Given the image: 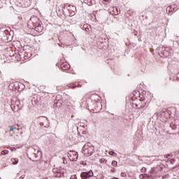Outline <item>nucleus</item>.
<instances>
[{"instance_id":"obj_1","label":"nucleus","mask_w":179,"mask_h":179,"mask_svg":"<svg viewBox=\"0 0 179 179\" xmlns=\"http://www.w3.org/2000/svg\"><path fill=\"white\" fill-rule=\"evenodd\" d=\"M83 153L87 157L92 156L94 153V146L92 143H87L83 147Z\"/></svg>"},{"instance_id":"obj_2","label":"nucleus","mask_w":179,"mask_h":179,"mask_svg":"<svg viewBox=\"0 0 179 179\" xmlns=\"http://www.w3.org/2000/svg\"><path fill=\"white\" fill-rule=\"evenodd\" d=\"M160 115L163 117L164 121H167V118H170V115H171V112L166 108H163L161 111Z\"/></svg>"},{"instance_id":"obj_3","label":"nucleus","mask_w":179,"mask_h":179,"mask_svg":"<svg viewBox=\"0 0 179 179\" xmlns=\"http://www.w3.org/2000/svg\"><path fill=\"white\" fill-rule=\"evenodd\" d=\"M94 173L93 171L90 170L87 172H82L80 174L81 179H87L90 178V177H93Z\"/></svg>"},{"instance_id":"obj_4","label":"nucleus","mask_w":179,"mask_h":179,"mask_svg":"<svg viewBox=\"0 0 179 179\" xmlns=\"http://www.w3.org/2000/svg\"><path fill=\"white\" fill-rule=\"evenodd\" d=\"M109 13L113 15V16H117V15H120V13H121V11L118 10L117 7H110L109 8Z\"/></svg>"},{"instance_id":"obj_5","label":"nucleus","mask_w":179,"mask_h":179,"mask_svg":"<svg viewBox=\"0 0 179 179\" xmlns=\"http://www.w3.org/2000/svg\"><path fill=\"white\" fill-rule=\"evenodd\" d=\"M79 155L77 152H73L71 154H69V159L71 162H77Z\"/></svg>"},{"instance_id":"obj_6","label":"nucleus","mask_w":179,"mask_h":179,"mask_svg":"<svg viewBox=\"0 0 179 179\" xmlns=\"http://www.w3.org/2000/svg\"><path fill=\"white\" fill-rule=\"evenodd\" d=\"M138 103H133L136 108H142V107H145L146 106V103L142 101L141 99L137 100Z\"/></svg>"},{"instance_id":"obj_7","label":"nucleus","mask_w":179,"mask_h":179,"mask_svg":"<svg viewBox=\"0 0 179 179\" xmlns=\"http://www.w3.org/2000/svg\"><path fill=\"white\" fill-rule=\"evenodd\" d=\"M66 6H69V8H68L69 11L72 10V12H73V14H70V16H73V15H75V10H76V7H75L73 6H71L69 3H66V4H64V6L63 7L64 9H65V8H66Z\"/></svg>"},{"instance_id":"obj_8","label":"nucleus","mask_w":179,"mask_h":179,"mask_svg":"<svg viewBox=\"0 0 179 179\" xmlns=\"http://www.w3.org/2000/svg\"><path fill=\"white\" fill-rule=\"evenodd\" d=\"M166 9L168 13H173V12H176V10H177V9H176V5L169 6Z\"/></svg>"},{"instance_id":"obj_9","label":"nucleus","mask_w":179,"mask_h":179,"mask_svg":"<svg viewBox=\"0 0 179 179\" xmlns=\"http://www.w3.org/2000/svg\"><path fill=\"white\" fill-rule=\"evenodd\" d=\"M65 169H60L57 173L55 174V177H56V178H59V177H64V174H65Z\"/></svg>"},{"instance_id":"obj_10","label":"nucleus","mask_w":179,"mask_h":179,"mask_svg":"<svg viewBox=\"0 0 179 179\" xmlns=\"http://www.w3.org/2000/svg\"><path fill=\"white\" fill-rule=\"evenodd\" d=\"M61 68L63 71H68L71 68V65L66 62H64L61 64Z\"/></svg>"},{"instance_id":"obj_11","label":"nucleus","mask_w":179,"mask_h":179,"mask_svg":"<svg viewBox=\"0 0 179 179\" xmlns=\"http://www.w3.org/2000/svg\"><path fill=\"white\" fill-rule=\"evenodd\" d=\"M84 3L88 5V6H92L96 3L95 0H84Z\"/></svg>"},{"instance_id":"obj_12","label":"nucleus","mask_w":179,"mask_h":179,"mask_svg":"<svg viewBox=\"0 0 179 179\" xmlns=\"http://www.w3.org/2000/svg\"><path fill=\"white\" fill-rule=\"evenodd\" d=\"M155 174H156V169L155 168H152L150 175L147 176V177L148 178H155Z\"/></svg>"},{"instance_id":"obj_13","label":"nucleus","mask_w":179,"mask_h":179,"mask_svg":"<svg viewBox=\"0 0 179 179\" xmlns=\"http://www.w3.org/2000/svg\"><path fill=\"white\" fill-rule=\"evenodd\" d=\"M159 134L162 136H164V135H166V129H164V127L162 126L161 127H159Z\"/></svg>"},{"instance_id":"obj_14","label":"nucleus","mask_w":179,"mask_h":179,"mask_svg":"<svg viewBox=\"0 0 179 179\" xmlns=\"http://www.w3.org/2000/svg\"><path fill=\"white\" fill-rule=\"evenodd\" d=\"M36 31H38V33H41L43 31V27H41V24H37V25L35 27Z\"/></svg>"},{"instance_id":"obj_15","label":"nucleus","mask_w":179,"mask_h":179,"mask_svg":"<svg viewBox=\"0 0 179 179\" xmlns=\"http://www.w3.org/2000/svg\"><path fill=\"white\" fill-rule=\"evenodd\" d=\"M135 99H136V100H138V97H141V93L139 92V91H135L134 93H133Z\"/></svg>"},{"instance_id":"obj_16","label":"nucleus","mask_w":179,"mask_h":179,"mask_svg":"<svg viewBox=\"0 0 179 179\" xmlns=\"http://www.w3.org/2000/svg\"><path fill=\"white\" fill-rule=\"evenodd\" d=\"M34 155L35 156V157H38V156H41V151H40V150H37V151H35L34 152Z\"/></svg>"},{"instance_id":"obj_17","label":"nucleus","mask_w":179,"mask_h":179,"mask_svg":"<svg viewBox=\"0 0 179 179\" xmlns=\"http://www.w3.org/2000/svg\"><path fill=\"white\" fill-rule=\"evenodd\" d=\"M10 162L12 164H17V163H19V159L17 158H12Z\"/></svg>"},{"instance_id":"obj_18","label":"nucleus","mask_w":179,"mask_h":179,"mask_svg":"<svg viewBox=\"0 0 179 179\" xmlns=\"http://www.w3.org/2000/svg\"><path fill=\"white\" fill-rule=\"evenodd\" d=\"M148 176H149V175L141 174L139 176V178H141V179H148V178H149L148 177Z\"/></svg>"},{"instance_id":"obj_19","label":"nucleus","mask_w":179,"mask_h":179,"mask_svg":"<svg viewBox=\"0 0 179 179\" xmlns=\"http://www.w3.org/2000/svg\"><path fill=\"white\" fill-rule=\"evenodd\" d=\"M99 162L101 163L102 164H106V163H107V159H106L105 158H101L99 160Z\"/></svg>"},{"instance_id":"obj_20","label":"nucleus","mask_w":179,"mask_h":179,"mask_svg":"<svg viewBox=\"0 0 179 179\" xmlns=\"http://www.w3.org/2000/svg\"><path fill=\"white\" fill-rule=\"evenodd\" d=\"M90 29L89 27H87V25H83V30H85V31H90Z\"/></svg>"},{"instance_id":"obj_21","label":"nucleus","mask_w":179,"mask_h":179,"mask_svg":"<svg viewBox=\"0 0 179 179\" xmlns=\"http://www.w3.org/2000/svg\"><path fill=\"white\" fill-rule=\"evenodd\" d=\"M111 164H112V166H113V167H117L118 162H117V161H113Z\"/></svg>"},{"instance_id":"obj_22","label":"nucleus","mask_w":179,"mask_h":179,"mask_svg":"<svg viewBox=\"0 0 179 179\" xmlns=\"http://www.w3.org/2000/svg\"><path fill=\"white\" fill-rule=\"evenodd\" d=\"M1 155H8V153H9V151L8 150H4L3 151H1Z\"/></svg>"},{"instance_id":"obj_23","label":"nucleus","mask_w":179,"mask_h":179,"mask_svg":"<svg viewBox=\"0 0 179 179\" xmlns=\"http://www.w3.org/2000/svg\"><path fill=\"white\" fill-rule=\"evenodd\" d=\"M60 170H61V169H58L54 168V169H52V171H53V173H55V174H56V173H57L58 171H59Z\"/></svg>"},{"instance_id":"obj_24","label":"nucleus","mask_w":179,"mask_h":179,"mask_svg":"<svg viewBox=\"0 0 179 179\" xmlns=\"http://www.w3.org/2000/svg\"><path fill=\"white\" fill-rule=\"evenodd\" d=\"M103 3L104 4V5H107V3H108V2H110V0H103Z\"/></svg>"},{"instance_id":"obj_25","label":"nucleus","mask_w":179,"mask_h":179,"mask_svg":"<svg viewBox=\"0 0 179 179\" xmlns=\"http://www.w3.org/2000/svg\"><path fill=\"white\" fill-rule=\"evenodd\" d=\"M141 173H146V168L145 167L141 168Z\"/></svg>"},{"instance_id":"obj_26","label":"nucleus","mask_w":179,"mask_h":179,"mask_svg":"<svg viewBox=\"0 0 179 179\" xmlns=\"http://www.w3.org/2000/svg\"><path fill=\"white\" fill-rule=\"evenodd\" d=\"M109 155H110V156H114L115 155H117L114 151H110L109 152Z\"/></svg>"},{"instance_id":"obj_27","label":"nucleus","mask_w":179,"mask_h":179,"mask_svg":"<svg viewBox=\"0 0 179 179\" xmlns=\"http://www.w3.org/2000/svg\"><path fill=\"white\" fill-rule=\"evenodd\" d=\"M110 171H111L112 173H115V169L112 168V169L110 170Z\"/></svg>"},{"instance_id":"obj_28","label":"nucleus","mask_w":179,"mask_h":179,"mask_svg":"<svg viewBox=\"0 0 179 179\" xmlns=\"http://www.w3.org/2000/svg\"><path fill=\"white\" fill-rule=\"evenodd\" d=\"M13 129H14L13 126H11V127H10V131H13Z\"/></svg>"},{"instance_id":"obj_29","label":"nucleus","mask_w":179,"mask_h":179,"mask_svg":"<svg viewBox=\"0 0 179 179\" xmlns=\"http://www.w3.org/2000/svg\"><path fill=\"white\" fill-rule=\"evenodd\" d=\"M71 87H73V88L76 87V85H73L71 86Z\"/></svg>"},{"instance_id":"obj_30","label":"nucleus","mask_w":179,"mask_h":179,"mask_svg":"<svg viewBox=\"0 0 179 179\" xmlns=\"http://www.w3.org/2000/svg\"><path fill=\"white\" fill-rule=\"evenodd\" d=\"M114 18H115V19H117V22H118V20H119V18H118V17H115Z\"/></svg>"},{"instance_id":"obj_31","label":"nucleus","mask_w":179,"mask_h":179,"mask_svg":"<svg viewBox=\"0 0 179 179\" xmlns=\"http://www.w3.org/2000/svg\"><path fill=\"white\" fill-rule=\"evenodd\" d=\"M138 34V32L134 33V36H136Z\"/></svg>"},{"instance_id":"obj_32","label":"nucleus","mask_w":179,"mask_h":179,"mask_svg":"<svg viewBox=\"0 0 179 179\" xmlns=\"http://www.w3.org/2000/svg\"><path fill=\"white\" fill-rule=\"evenodd\" d=\"M61 47L64 48V47H65V45H62Z\"/></svg>"},{"instance_id":"obj_33","label":"nucleus","mask_w":179,"mask_h":179,"mask_svg":"<svg viewBox=\"0 0 179 179\" xmlns=\"http://www.w3.org/2000/svg\"><path fill=\"white\" fill-rule=\"evenodd\" d=\"M173 162H174V159H171V162H172V163H173Z\"/></svg>"},{"instance_id":"obj_34","label":"nucleus","mask_w":179,"mask_h":179,"mask_svg":"<svg viewBox=\"0 0 179 179\" xmlns=\"http://www.w3.org/2000/svg\"><path fill=\"white\" fill-rule=\"evenodd\" d=\"M173 126L174 127V124H171V127H173Z\"/></svg>"},{"instance_id":"obj_35","label":"nucleus","mask_w":179,"mask_h":179,"mask_svg":"<svg viewBox=\"0 0 179 179\" xmlns=\"http://www.w3.org/2000/svg\"><path fill=\"white\" fill-rule=\"evenodd\" d=\"M131 100H134V97L131 98Z\"/></svg>"},{"instance_id":"obj_36","label":"nucleus","mask_w":179,"mask_h":179,"mask_svg":"<svg viewBox=\"0 0 179 179\" xmlns=\"http://www.w3.org/2000/svg\"><path fill=\"white\" fill-rule=\"evenodd\" d=\"M23 134V132H21L20 134L22 135Z\"/></svg>"},{"instance_id":"obj_37","label":"nucleus","mask_w":179,"mask_h":179,"mask_svg":"<svg viewBox=\"0 0 179 179\" xmlns=\"http://www.w3.org/2000/svg\"><path fill=\"white\" fill-rule=\"evenodd\" d=\"M43 179H48V178H43Z\"/></svg>"},{"instance_id":"obj_38","label":"nucleus","mask_w":179,"mask_h":179,"mask_svg":"<svg viewBox=\"0 0 179 179\" xmlns=\"http://www.w3.org/2000/svg\"><path fill=\"white\" fill-rule=\"evenodd\" d=\"M159 160H160V159H158V162H159Z\"/></svg>"},{"instance_id":"obj_39","label":"nucleus","mask_w":179,"mask_h":179,"mask_svg":"<svg viewBox=\"0 0 179 179\" xmlns=\"http://www.w3.org/2000/svg\"><path fill=\"white\" fill-rule=\"evenodd\" d=\"M17 127H20L19 124H17Z\"/></svg>"},{"instance_id":"obj_40","label":"nucleus","mask_w":179,"mask_h":179,"mask_svg":"<svg viewBox=\"0 0 179 179\" xmlns=\"http://www.w3.org/2000/svg\"><path fill=\"white\" fill-rule=\"evenodd\" d=\"M0 179H1V178H0Z\"/></svg>"}]
</instances>
